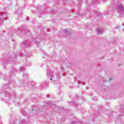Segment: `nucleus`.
<instances>
[{
    "mask_svg": "<svg viewBox=\"0 0 124 124\" xmlns=\"http://www.w3.org/2000/svg\"><path fill=\"white\" fill-rule=\"evenodd\" d=\"M119 12H120V13H124V7H123V6H120L119 7Z\"/></svg>",
    "mask_w": 124,
    "mask_h": 124,
    "instance_id": "obj_1",
    "label": "nucleus"
},
{
    "mask_svg": "<svg viewBox=\"0 0 124 124\" xmlns=\"http://www.w3.org/2000/svg\"><path fill=\"white\" fill-rule=\"evenodd\" d=\"M96 31H97V32H98V33H102L103 32V29L100 28H99L97 29Z\"/></svg>",
    "mask_w": 124,
    "mask_h": 124,
    "instance_id": "obj_2",
    "label": "nucleus"
},
{
    "mask_svg": "<svg viewBox=\"0 0 124 124\" xmlns=\"http://www.w3.org/2000/svg\"><path fill=\"white\" fill-rule=\"evenodd\" d=\"M63 32H68V30H67V29H65L63 30Z\"/></svg>",
    "mask_w": 124,
    "mask_h": 124,
    "instance_id": "obj_4",
    "label": "nucleus"
},
{
    "mask_svg": "<svg viewBox=\"0 0 124 124\" xmlns=\"http://www.w3.org/2000/svg\"><path fill=\"white\" fill-rule=\"evenodd\" d=\"M112 79V78H109V80L111 81V80Z\"/></svg>",
    "mask_w": 124,
    "mask_h": 124,
    "instance_id": "obj_5",
    "label": "nucleus"
},
{
    "mask_svg": "<svg viewBox=\"0 0 124 124\" xmlns=\"http://www.w3.org/2000/svg\"><path fill=\"white\" fill-rule=\"evenodd\" d=\"M20 70V71H23V70H25V68L21 67Z\"/></svg>",
    "mask_w": 124,
    "mask_h": 124,
    "instance_id": "obj_3",
    "label": "nucleus"
}]
</instances>
